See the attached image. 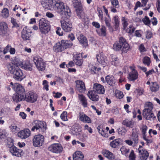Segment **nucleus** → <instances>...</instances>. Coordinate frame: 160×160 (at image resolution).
Listing matches in <instances>:
<instances>
[{
    "label": "nucleus",
    "instance_id": "20",
    "mask_svg": "<svg viewBox=\"0 0 160 160\" xmlns=\"http://www.w3.org/2000/svg\"><path fill=\"white\" fill-rule=\"evenodd\" d=\"M80 43L83 48H86L88 46V41L86 37L82 34H80L77 37Z\"/></svg>",
    "mask_w": 160,
    "mask_h": 160
},
{
    "label": "nucleus",
    "instance_id": "17",
    "mask_svg": "<svg viewBox=\"0 0 160 160\" xmlns=\"http://www.w3.org/2000/svg\"><path fill=\"white\" fill-rule=\"evenodd\" d=\"M73 60L77 65L79 66L82 65L83 61L82 55L80 53L74 54Z\"/></svg>",
    "mask_w": 160,
    "mask_h": 160
},
{
    "label": "nucleus",
    "instance_id": "38",
    "mask_svg": "<svg viewBox=\"0 0 160 160\" xmlns=\"http://www.w3.org/2000/svg\"><path fill=\"white\" fill-rule=\"evenodd\" d=\"M104 21L106 26L108 27V29L109 30L112 29V28L111 23V20L110 15H108V16L107 17H105Z\"/></svg>",
    "mask_w": 160,
    "mask_h": 160
},
{
    "label": "nucleus",
    "instance_id": "64",
    "mask_svg": "<svg viewBox=\"0 0 160 160\" xmlns=\"http://www.w3.org/2000/svg\"><path fill=\"white\" fill-rule=\"evenodd\" d=\"M110 1L113 7L118 8L119 6V2L118 0H110Z\"/></svg>",
    "mask_w": 160,
    "mask_h": 160
},
{
    "label": "nucleus",
    "instance_id": "52",
    "mask_svg": "<svg viewBox=\"0 0 160 160\" xmlns=\"http://www.w3.org/2000/svg\"><path fill=\"white\" fill-rule=\"evenodd\" d=\"M115 78H117L118 80H125L123 76V74L121 71H119L115 75Z\"/></svg>",
    "mask_w": 160,
    "mask_h": 160
},
{
    "label": "nucleus",
    "instance_id": "22",
    "mask_svg": "<svg viewBox=\"0 0 160 160\" xmlns=\"http://www.w3.org/2000/svg\"><path fill=\"white\" fill-rule=\"evenodd\" d=\"M142 115L144 118L147 120H154L156 118L152 111H143Z\"/></svg>",
    "mask_w": 160,
    "mask_h": 160
},
{
    "label": "nucleus",
    "instance_id": "2",
    "mask_svg": "<svg viewBox=\"0 0 160 160\" xmlns=\"http://www.w3.org/2000/svg\"><path fill=\"white\" fill-rule=\"evenodd\" d=\"M12 85L13 90L15 93L12 96V100L13 102L18 103L22 101V99L25 94V89L23 86L18 83H13L12 82L10 83Z\"/></svg>",
    "mask_w": 160,
    "mask_h": 160
},
{
    "label": "nucleus",
    "instance_id": "60",
    "mask_svg": "<svg viewBox=\"0 0 160 160\" xmlns=\"http://www.w3.org/2000/svg\"><path fill=\"white\" fill-rule=\"evenodd\" d=\"M142 138L146 141V143L148 145L152 142V140L151 138H149L148 137H147V135L143 136Z\"/></svg>",
    "mask_w": 160,
    "mask_h": 160
},
{
    "label": "nucleus",
    "instance_id": "25",
    "mask_svg": "<svg viewBox=\"0 0 160 160\" xmlns=\"http://www.w3.org/2000/svg\"><path fill=\"white\" fill-rule=\"evenodd\" d=\"M96 58L99 64L104 66L106 65V57L104 56L102 52L100 53L99 54L97 55Z\"/></svg>",
    "mask_w": 160,
    "mask_h": 160
},
{
    "label": "nucleus",
    "instance_id": "1",
    "mask_svg": "<svg viewBox=\"0 0 160 160\" xmlns=\"http://www.w3.org/2000/svg\"><path fill=\"white\" fill-rule=\"evenodd\" d=\"M54 9L60 15L68 19L71 15V10L68 6L60 0H52Z\"/></svg>",
    "mask_w": 160,
    "mask_h": 160
},
{
    "label": "nucleus",
    "instance_id": "26",
    "mask_svg": "<svg viewBox=\"0 0 160 160\" xmlns=\"http://www.w3.org/2000/svg\"><path fill=\"white\" fill-rule=\"evenodd\" d=\"M139 155L141 160H146L149 156V153L145 149L139 151Z\"/></svg>",
    "mask_w": 160,
    "mask_h": 160
},
{
    "label": "nucleus",
    "instance_id": "57",
    "mask_svg": "<svg viewBox=\"0 0 160 160\" xmlns=\"http://www.w3.org/2000/svg\"><path fill=\"white\" fill-rule=\"evenodd\" d=\"M11 22L12 24V28H18L19 27V25L17 22L16 20L13 18H11Z\"/></svg>",
    "mask_w": 160,
    "mask_h": 160
},
{
    "label": "nucleus",
    "instance_id": "27",
    "mask_svg": "<svg viewBox=\"0 0 160 160\" xmlns=\"http://www.w3.org/2000/svg\"><path fill=\"white\" fill-rule=\"evenodd\" d=\"M76 86L80 92H84L86 90L85 84L82 81H75Z\"/></svg>",
    "mask_w": 160,
    "mask_h": 160
},
{
    "label": "nucleus",
    "instance_id": "51",
    "mask_svg": "<svg viewBox=\"0 0 160 160\" xmlns=\"http://www.w3.org/2000/svg\"><path fill=\"white\" fill-rule=\"evenodd\" d=\"M142 21L144 24L148 26H150L151 23V21L149 18L147 16H145L144 18L142 19Z\"/></svg>",
    "mask_w": 160,
    "mask_h": 160
},
{
    "label": "nucleus",
    "instance_id": "18",
    "mask_svg": "<svg viewBox=\"0 0 160 160\" xmlns=\"http://www.w3.org/2000/svg\"><path fill=\"white\" fill-rule=\"evenodd\" d=\"M96 92L94 90H90L88 91L87 95L89 98L92 101L94 102L98 101L99 100V96Z\"/></svg>",
    "mask_w": 160,
    "mask_h": 160
},
{
    "label": "nucleus",
    "instance_id": "63",
    "mask_svg": "<svg viewBox=\"0 0 160 160\" xmlns=\"http://www.w3.org/2000/svg\"><path fill=\"white\" fill-rule=\"evenodd\" d=\"M139 50L140 52H143L146 51L147 50L143 44H141L139 46Z\"/></svg>",
    "mask_w": 160,
    "mask_h": 160
},
{
    "label": "nucleus",
    "instance_id": "14",
    "mask_svg": "<svg viewBox=\"0 0 160 160\" xmlns=\"http://www.w3.org/2000/svg\"><path fill=\"white\" fill-rule=\"evenodd\" d=\"M61 26L63 30L67 32H70L72 29V23L69 19L61 21Z\"/></svg>",
    "mask_w": 160,
    "mask_h": 160
},
{
    "label": "nucleus",
    "instance_id": "24",
    "mask_svg": "<svg viewBox=\"0 0 160 160\" xmlns=\"http://www.w3.org/2000/svg\"><path fill=\"white\" fill-rule=\"evenodd\" d=\"M79 118L80 121L83 122L88 123L92 122L91 118L83 113H79Z\"/></svg>",
    "mask_w": 160,
    "mask_h": 160
},
{
    "label": "nucleus",
    "instance_id": "15",
    "mask_svg": "<svg viewBox=\"0 0 160 160\" xmlns=\"http://www.w3.org/2000/svg\"><path fill=\"white\" fill-rule=\"evenodd\" d=\"M31 132L28 128L24 129L19 132L18 133V136L21 139H26L31 135Z\"/></svg>",
    "mask_w": 160,
    "mask_h": 160
},
{
    "label": "nucleus",
    "instance_id": "47",
    "mask_svg": "<svg viewBox=\"0 0 160 160\" xmlns=\"http://www.w3.org/2000/svg\"><path fill=\"white\" fill-rule=\"evenodd\" d=\"M9 15L8 9L6 8H4L2 11V16L4 18H7Z\"/></svg>",
    "mask_w": 160,
    "mask_h": 160
},
{
    "label": "nucleus",
    "instance_id": "7",
    "mask_svg": "<svg viewBox=\"0 0 160 160\" xmlns=\"http://www.w3.org/2000/svg\"><path fill=\"white\" fill-rule=\"evenodd\" d=\"M44 136L40 134L35 135L32 139V144L35 147L42 146L44 142Z\"/></svg>",
    "mask_w": 160,
    "mask_h": 160
},
{
    "label": "nucleus",
    "instance_id": "32",
    "mask_svg": "<svg viewBox=\"0 0 160 160\" xmlns=\"http://www.w3.org/2000/svg\"><path fill=\"white\" fill-rule=\"evenodd\" d=\"M78 99L84 108L88 107V102L86 98L82 94H78Z\"/></svg>",
    "mask_w": 160,
    "mask_h": 160
},
{
    "label": "nucleus",
    "instance_id": "33",
    "mask_svg": "<svg viewBox=\"0 0 160 160\" xmlns=\"http://www.w3.org/2000/svg\"><path fill=\"white\" fill-rule=\"evenodd\" d=\"M71 133L73 135H81L82 130L77 126H73L70 130Z\"/></svg>",
    "mask_w": 160,
    "mask_h": 160
},
{
    "label": "nucleus",
    "instance_id": "58",
    "mask_svg": "<svg viewBox=\"0 0 160 160\" xmlns=\"http://www.w3.org/2000/svg\"><path fill=\"white\" fill-rule=\"evenodd\" d=\"M148 128L146 125H143L142 126L141 129L142 137L147 135L146 132Z\"/></svg>",
    "mask_w": 160,
    "mask_h": 160
},
{
    "label": "nucleus",
    "instance_id": "61",
    "mask_svg": "<svg viewBox=\"0 0 160 160\" xmlns=\"http://www.w3.org/2000/svg\"><path fill=\"white\" fill-rule=\"evenodd\" d=\"M57 30L56 32V34L59 36H62L63 34V32L60 27H57L56 28Z\"/></svg>",
    "mask_w": 160,
    "mask_h": 160
},
{
    "label": "nucleus",
    "instance_id": "50",
    "mask_svg": "<svg viewBox=\"0 0 160 160\" xmlns=\"http://www.w3.org/2000/svg\"><path fill=\"white\" fill-rule=\"evenodd\" d=\"M142 62L144 65L149 66L151 62L150 59L148 57H145L142 59Z\"/></svg>",
    "mask_w": 160,
    "mask_h": 160
},
{
    "label": "nucleus",
    "instance_id": "9",
    "mask_svg": "<svg viewBox=\"0 0 160 160\" xmlns=\"http://www.w3.org/2000/svg\"><path fill=\"white\" fill-rule=\"evenodd\" d=\"M33 61L39 70L43 71L45 69V65L43 59L38 55L33 58Z\"/></svg>",
    "mask_w": 160,
    "mask_h": 160
},
{
    "label": "nucleus",
    "instance_id": "3",
    "mask_svg": "<svg viewBox=\"0 0 160 160\" xmlns=\"http://www.w3.org/2000/svg\"><path fill=\"white\" fill-rule=\"evenodd\" d=\"M113 49L116 51L121 50L122 53H126L129 50L130 46L126 39L122 37L119 38L113 46Z\"/></svg>",
    "mask_w": 160,
    "mask_h": 160
},
{
    "label": "nucleus",
    "instance_id": "29",
    "mask_svg": "<svg viewBox=\"0 0 160 160\" xmlns=\"http://www.w3.org/2000/svg\"><path fill=\"white\" fill-rule=\"evenodd\" d=\"M121 142V139H116L111 142L109 145L112 148H119Z\"/></svg>",
    "mask_w": 160,
    "mask_h": 160
},
{
    "label": "nucleus",
    "instance_id": "4",
    "mask_svg": "<svg viewBox=\"0 0 160 160\" xmlns=\"http://www.w3.org/2000/svg\"><path fill=\"white\" fill-rule=\"evenodd\" d=\"M72 45V43L70 40H62L56 43L53 46V50L56 52H61Z\"/></svg>",
    "mask_w": 160,
    "mask_h": 160
},
{
    "label": "nucleus",
    "instance_id": "31",
    "mask_svg": "<svg viewBox=\"0 0 160 160\" xmlns=\"http://www.w3.org/2000/svg\"><path fill=\"white\" fill-rule=\"evenodd\" d=\"M122 124L127 127L132 128L133 127L134 122L132 119L130 120L126 118L124 120H123Z\"/></svg>",
    "mask_w": 160,
    "mask_h": 160
},
{
    "label": "nucleus",
    "instance_id": "35",
    "mask_svg": "<svg viewBox=\"0 0 160 160\" xmlns=\"http://www.w3.org/2000/svg\"><path fill=\"white\" fill-rule=\"evenodd\" d=\"M97 34L100 36L105 37L106 35V28L104 25L101 26V28L98 30H96Z\"/></svg>",
    "mask_w": 160,
    "mask_h": 160
},
{
    "label": "nucleus",
    "instance_id": "53",
    "mask_svg": "<svg viewBox=\"0 0 160 160\" xmlns=\"http://www.w3.org/2000/svg\"><path fill=\"white\" fill-rule=\"evenodd\" d=\"M136 28H134L132 25H130L129 27L125 30H126V32L130 33L132 34L135 31Z\"/></svg>",
    "mask_w": 160,
    "mask_h": 160
},
{
    "label": "nucleus",
    "instance_id": "48",
    "mask_svg": "<svg viewBox=\"0 0 160 160\" xmlns=\"http://www.w3.org/2000/svg\"><path fill=\"white\" fill-rule=\"evenodd\" d=\"M120 150L123 155H126L129 152L130 150L128 147L122 146Z\"/></svg>",
    "mask_w": 160,
    "mask_h": 160
},
{
    "label": "nucleus",
    "instance_id": "62",
    "mask_svg": "<svg viewBox=\"0 0 160 160\" xmlns=\"http://www.w3.org/2000/svg\"><path fill=\"white\" fill-rule=\"evenodd\" d=\"M98 16L101 22H103L104 21V19L102 11V10H98Z\"/></svg>",
    "mask_w": 160,
    "mask_h": 160
},
{
    "label": "nucleus",
    "instance_id": "56",
    "mask_svg": "<svg viewBox=\"0 0 160 160\" xmlns=\"http://www.w3.org/2000/svg\"><path fill=\"white\" fill-rule=\"evenodd\" d=\"M115 96L117 98L121 99L123 98L124 95L122 92L118 90L116 92Z\"/></svg>",
    "mask_w": 160,
    "mask_h": 160
},
{
    "label": "nucleus",
    "instance_id": "21",
    "mask_svg": "<svg viewBox=\"0 0 160 160\" xmlns=\"http://www.w3.org/2000/svg\"><path fill=\"white\" fill-rule=\"evenodd\" d=\"M130 68L132 70V71L129 73L128 79L129 80H135L137 79L138 78V71L134 68L132 67H130Z\"/></svg>",
    "mask_w": 160,
    "mask_h": 160
},
{
    "label": "nucleus",
    "instance_id": "39",
    "mask_svg": "<svg viewBox=\"0 0 160 160\" xmlns=\"http://www.w3.org/2000/svg\"><path fill=\"white\" fill-rule=\"evenodd\" d=\"M152 85L150 87V90L152 92H156L158 90L159 85L156 82H152Z\"/></svg>",
    "mask_w": 160,
    "mask_h": 160
},
{
    "label": "nucleus",
    "instance_id": "30",
    "mask_svg": "<svg viewBox=\"0 0 160 160\" xmlns=\"http://www.w3.org/2000/svg\"><path fill=\"white\" fill-rule=\"evenodd\" d=\"M84 158V155L82 152L78 151H76L73 155V160H83Z\"/></svg>",
    "mask_w": 160,
    "mask_h": 160
},
{
    "label": "nucleus",
    "instance_id": "55",
    "mask_svg": "<svg viewBox=\"0 0 160 160\" xmlns=\"http://www.w3.org/2000/svg\"><path fill=\"white\" fill-rule=\"evenodd\" d=\"M7 133L4 129H0V139L4 138L7 136Z\"/></svg>",
    "mask_w": 160,
    "mask_h": 160
},
{
    "label": "nucleus",
    "instance_id": "11",
    "mask_svg": "<svg viewBox=\"0 0 160 160\" xmlns=\"http://www.w3.org/2000/svg\"><path fill=\"white\" fill-rule=\"evenodd\" d=\"M80 4L78 2L77 4L74 3V6L75 8H76L77 15L79 18L82 19V21L85 23H86L85 21V14L82 10V7L80 6Z\"/></svg>",
    "mask_w": 160,
    "mask_h": 160
},
{
    "label": "nucleus",
    "instance_id": "36",
    "mask_svg": "<svg viewBox=\"0 0 160 160\" xmlns=\"http://www.w3.org/2000/svg\"><path fill=\"white\" fill-rule=\"evenodd\" d=\"M153 108V104L150 102H146L144 105V109L143 111H152Z\"/></svg>",
    "mask_w": 160,
    "mask_h": 160
},
{
    "label": "nucleus",
    "instance_id": "34",
    "mask_svg": "<svg viewBox=\"0 0 160 160\" xmlns=\"http://www.w3.org/2000/svg\"><path fill=\"white\" fill-rule=\"evenodd\" d=\"M41 3L42 6L45 9H48L52 6V0H42L41 1Z\"/></svg>",
    "mask_w": 160,
    "mask_h": 160
},
{
    "label": "nucleus",
    "instance_id": "5",
    "mask_svg": "<svg viewBox=\"0 0 160 160\" xmlns=\"http://www.w3.org/2000/svg\"><path fill=\"white\" fill-rule=\"evenodd\" d=\"M38 22L39 28L41 33L44 34L48 33L51 29L49 22L46 19L42 18L38 21Z\"/></svg>",
    "mask_w": 160,
    "mask_h": 160
},
{
    "label": "nucleus",
    "instance_id": "28",
    "mask_svg": "<svg viewBox=\"0 0 160 160\" xmlns=\"http://www.w3.org/2000/svg\"><path fill=\"white\" fill-rule=\"evenodd\" d=\"M103 155L110 160H115V155L112 152L107 150H103L102 152Z\"/></svg>",
    "mask_w": 160,
    "mask_h": 160
},
{
    "label": "nucleus",
    "instance_id": "37",
    "mask_svg": "<svg viewBox=\"0 0 160 160\" xmlns=\"http://www.w3.org/2000/svg\"><path fill=\"white\" fill-rule=\"evenodd\" d=\"M113 20L114 21L113 23L115 28L116 30H117L118 29L120 24L119 17L118 16H115L113 17Z\"/></svg>",
    "mask_w": 160,
    "mask_h": 160
},
{
    "label": "nucleus",
    "instance_id": "42",
    "mask_svg": "<svg viewBox=\"0 0 160 160\" xmlns=\"http://www.w3.org/2000/svg\"><path fill=\"white\" fill-rule=\"evenodd\" d=\"M12 61L13 63L16 66V67H21L22 65V62L18 58L15 57Z\"/></svg>",
    "mask_w": 160,
    "mask_h": 160
},
{
    "label": "nucleus",
    "instance_id": "45",
    "mask_svg": "<svg viewBox=\"0 0 160 160\" xmlns=\"http://www.w3.org/2000/svg\"><path fill=\"white\" fill-rule=\"evenodd\" d=\"M121 22L123 29L125 30L128 25V19L125 17H122L121 18Z\"/></svg>",
    "mask_w": 160,
    "mask_h": 160
},
{
    "label": "nucleus",
    "instance_id": "8",
    "mask_svg": "<svg viewBox=\"0 0 160 160\" xmlns=\"http://www.w3.org/2000/svg\"><path fill=\"white\" fill-rule=\"evenodd\" d=\"M49 151L56 154L61 153L63 150L61 145L60 143H55L50 145L48 148Z\"/></svg>",
    "mask_w": 160,
    "mask_h": 160
},
{
    "label": "nucleus",
    "instance_id": "40",
    "mask_svg": "<svg viewBox=\"0 0 160 160\" xmlns=\"http://www.w3.org/2000/svg\"><path fill=\"white\" fill-rule=\"evenodd\" d=\"M131 139L134 145H136L138 143L139 140L138 137V134L136 132H132L131 136Z\"/></svg>",
    "mask_w": 160,
    "mask_h": 160
},
{
    "label": "nucleus",
    "instance_id": "12",
    "mask_svg": "<svg viewBox=\"0 0 160 160\" xmlns=\"http://www.w3.org/2000/svg\"><path fill=\"white\" fill-rule=\"evenodd\" d=\"M44 122L38 120L34 121L32 124L34 125L31 129L32 131H34L35 129L37 131L40 129H46V124Z\"/></svg>",
    "mask_w": 160,
    "mask_h": 160
},
{
    "label": "nucleus",
    "instance_id": "19",
    "mask_svg": "<svg viewBox=\"0 0 160 160\" xmlns=\"http://www.w3.org/2000/svg\"><path fill=\"white\" fill-rule=\"evenodd\" d=\"M12 74L14 75V78L18 80L20 79L21 80H22L25 77L23 75V73L22 72V71L19 67H16V70L14 71V72H13V73Z\"/></svg>",
    "mask_w": 160,
    "mask_h": 160
},
{
    "label": "nucleus",
    "instance_id": "13",
    "mask_svg": "<svg viewBox=\"0 0 160 160\" xmlns=\"http://www.w3.org/2000/svg\"><path fill=\"white\" fill-rule=\"evenodd\" d=\"M9 30L7 23L4 22H0V35L7 36L9 34Z\"/></svg>",
    "mask_w": 160,
    "mask_h": 160
},
{
    "label": "nucleus",
    "instance_id": "43",
    "mask_svg": "<svg viewBox=\"0 0 160 160\" xmlns=\"http://www.w3.org/2000/svg\"><path fill=\"white\" fill-rule=\"evenodd\" d=\"M112 61L111 63L112 65L115 66H118V60L117 56L115 55L112 54L111 55Z\"/></svg>",
    "mask_w": 160,
    "mask_h": 160
},
{
    "label": "nucleus",
    "instance_id": "6",
    "mask_svg": "<svg viewBox=\"0 0 160 160\" xmlns=\"http://www.w3.org/2000/svg\"><path fill=\"white\" fill-rule=\"evenodd\" d=\"M38 95L34 91H28L25 93L22 101H25L28 102L34 103L36 102L37 100Z\"/></svg>",
    "mask_w": 160,
    "mask_h": 160
},
{
    "label": "nucleus",
    "instance_id": "46",
    "mask_svg": "<svg viewBox=\"0 0 160 160\" xmlns=\"http://www.w3.org/2000/svg\"><path fill=\"white\" fill-rule=\"evenodd\" d=\"M117 131L119 135H124L127 132V130L123 127H122L118 128L117 129Z\"/></svg>",
    "mask_w": 160,
    "mask_h": 160
},
{
    "label": "nucleus",
    "instance_id": "49",
    "mask_svg": "<svg viewBox=\"0 0 160 160\" xmlns=\"http://www.w3.org/2000/svg\"><path fill=\"white\" fill-rule=\"evenodd\" d=\"M14 141L10 138L7 139V147L9 149L14 146Z\"/></svg>",
    "mask_w": 160,
    "mask_h": 160
},
{
    "label": "nucleus",
    "instance_id": "41",
    "mask_svg": "<svg viewBox=\"0 0 160 160\" xmlns=\"http://www.w3.org/2000/svg\"><path fill=\"white\" fill-rule=\"evenodd\" d=\"M7 68L10 73H13L16 70V66L12 62H9L7 64Z\"/></svg>",
    "mask_w": 160,
    "mask_h": 160
},
{
    "label": "nucleus",
    "instance_id": "44",
    "mask_svg": "<svg viewBox=\"0 0 160 160\" xmlns=\"http://www.w3.org/2000/svg\"><path fill=\"white\" fill-rule=\"evenodd\" d=\"M32 66L28 61H26L22 65L21 68L25 69L26 70L31 71L32 70Z\"/></svg>",
    "mask_w": 160,
    "mask_h": 160
},
{
    "label": "nucleus",
    "instance_id": "59",
    "mask_svg": "<svg viewBox=\"0 0 160 160\" xmlns=\"http://www.w3.org/2000/svg\"><path fill=\"white\" fill-rule=\"evenodd\" d=\"M136 156L134 153V151L132 150L129 156V160H135Z\"/></svg>",
    "mask_w": 160,
    "mask_h": 160
},
{
    "label": "nucleus",
    "instance_id": "10",
    "mask_svg": "<svg viewBox=\"0 0 160 160\" xmlns=\"http://www.w3.org/2000/svg\"><path fill=\"white\" fill-rule=\"evenodd\" d=\"M33 34L32 30L27 26L25 27L22 31L21 37L23 40H29Z\"/></svg>",
    "mask_w": 160,
    "mask_h": 160
},
{
    "label": "nucleus",
    "instance_id": "16",
    "mask_svg": "<svg viewBox=\"0 0 160 160\" xmlns=\"http://www.w3.org/2000/svg\"><path fill=\"white\" fill-rule=\"evenodd\" d=\"M10 152L13 156L20 157L21 156L23 150L17 148L15 146L9 149Z\"/></svg>",
    "mask_w": 160,
    "mask_h": 160
},
{
    "label": "nucleus",
    "instance_id": "23",
    "mask_svg": "<svg viewBox=\"0 0 160 160\" xmlns=\"http://www.w3.org/2000/svg\"><path fill=\"white\" fill-rule=\"evenodd\" d=\"M93 87L95 89V91L97 93L100 94H102L104 93L105 90L103 86L101 84L95 83L94 84Z\"/></svg>",
    "mask_w": 160,
    "mask_h": 160
},
{
    "label": "nucleus",
    "instance_id": "54",
    "mask_svg": "<svg viewBox=\"0 0 160 160\" xmlns=\"http://www.w3.org/2000/svg\"><path fill=\"white\" fill-rule=\"evenodd\" d=\"M60 118L63 121H67V112L66 111H63L61 114Z\"/></svg>",
    "mask_w": 160,
    "mask_h": 160
}]
</instances>
